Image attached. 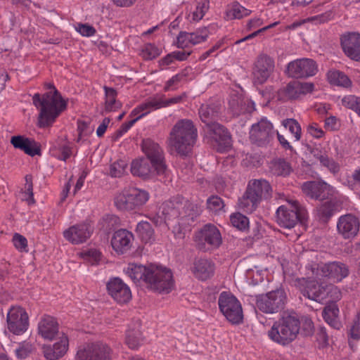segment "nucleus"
<instances>
[{
  "label": "nucleus",
  "instance_id": "49530a36",
  "mask_svg": "<svg viewBox=\"0 0 360 360\" xmlns=\"http://www.w3.org/2000/svg\"><path fill=\"white\" fill-rule=\"evenodd\" d=\"M282 125L294 135L296 141L300 140L302 129L300 124L296 120L292 118L283 120L282 121Z\"/></svg>",
  "mask_w": 360,
  "mask_h": 360
},
{
  "label": "nucleus",
  "instance_id": "bb28decb",
  "mask_svg": "<svg viewBox=\"0 0 360 360\" xmlns=\"http://www.w3.org/2000/svg\"><path fill=\"white\" fill-rule=\"evenodd\" d=\"M134 240L133 234L126 229L115 231L111 239L112 248L118 253L123 254L131 247Z\"/></svg>",
  "mask_w": 360,
  "mask_h": 360
},
{
  "label": "nucleus",
  "instance_id": "e2e57ef3",
  "mask_svg": "<svg viewBox=\"0 0 360 360\" xmlns=\"http://www.w3.org/2000/svg\"><path fill=\"white\" fill-rule=\"evenodd\" d=\"M13 242L15 247L21 251H27V239L20 234L15 233L13 238Z\"/></svg>",
  "mask_w": 360,
  "mask_h": 360
},
{
  "label": "nucleus",
  "instance_id": "6e6552de",
  "mask_svg": "<svg viewBox=\"0 0 360 360\" xmlns=\"http://www.w3.org/2000/svg\"><path fill=\"white\" fill-rule=\"evenodd\" d=\"M287 302L283 289H277L257 297V307L264 313L275 314L281 311Z\"/></svg>",
  "mask_w": 360,
  "mask_h": 360
},
{
  "label": "nucleus",
  "instance_id": "f704fd0d",
  "mask_svg": "<svg viewBox=\"0 0 360 360\" xmlns=\"http://www.w3.org/2000/svg\"><path fill=\"white\" fill-rule=\"evenodd\" d=\"M214 271V266L212 261L200 258L194 262L193 272L195 276L200 280H207L210 278Z\"/></svg>",
  "mask_w": 360,
  "mask_h": 360
},
{
  "label": "nucleus",
  "instance_id": "f3484780",
  "mask_svg": "<svg viewBox=\"0 0 360 360\" xmlns=\"http://www.w3.org/2000/svg\"><path fill=\"white\" fill-rule=\"evenodd\" d=\"M8 330L15 335L24 333L28 326V316L20 307H13L7 314Z\"/></svg>",
  "mask_w": 360,
  "mask_h": 360
},
{
  "label": "nucleus",
  "instance_id": "5fc2aeb1",
  "mask_svg": "<svg viewBox=\"0 0 360 360\" xmlns=\"http://www.w3.org/2000/svg\"><path fill=\"white\" fill-rule=\"evenodd\" d=\"M140 112H142L140 115H139L135 119L128 122L123 123L121 126V127L116 131L115 136V139H118L120 136H122L124 133H126L133 125L140 118L143 117L144 115H147L148 113V110H146L144 111H141Z\"/></svg>",
  "mask_w": 360,
  "mask_h": 360
},
{
  "label": "nucleus",
  "instance_id": "72a5a7b5",
  "mask_svg": "<svg viewBox=\"0 0 360 360\" xmlns=\"http://www.w3.org/2000/svg\"><path fill=\"white\" fill-rule=\"evenodd\" d=\"M220 105L215 103L202 104L198 111L199 117L205 126L217 122L220 115Z\"/></svg>",
  "mask_w": 360,
  "mask_h": 360
},
{
  "label": "nucleus",
  "instance_id": "052dcab7",
  "mask_svg": "<svg viewBox=\"0 0 360 360\" xmlns=\"http://www.w3.org/2000/svg\"><path fill=\"white\" fill-rule=\"evenodd\" d=\"M34 351V347L30 342L22 343L18 349L15 352L18 357L20 359H25L30 354Z\"/></svg>",
  "mask_w": 360,
  "mask_h": 360
},
{
  "label": "nucleus",
  "instance_id": "8fccbe9b",
  "mask_svg": "<svg viewBox=\"0 0 360 360\" xmlns=\"http://www.w3.org/2000/svg\"><path fill=\"white\" fill-rule=\"evenodd\" d=\"M342 105L354 111L360 116V97L354 95L345 96L342 100Z\"/></svg>",
  "mask_w": 360,
  "mask_h": 360
},
{
  "label": "nucleus",
  "instance_id": "393cba45",
  "mask_svg": "<svg viewBox=\"0 0 360 360\" xmlns=\"http://www.w3.org/2000/svg\"><path fill=\"white\" fill-rule=\"evenodd\" d=\"M59 341L53 346L48 345L43 347L44 357L47 360H57L63 356L68 349L69 340L68 336L62 333Z\"/></svg>",
  "mask_w": 360,
  "mask_h": 360
},
{
  "label": "nucleus",
  "instance_id": "412c9836",
  "mask_svg": "<svg viewBox=\"0 0 360 360\" xmlns=\"http://www.w3.org/2000/svg\"><path fill=\"white\" fill-rule=\"evenodd\" d=\"M359 226L358 218L351 214L341 216L337 223L338 231L345 239L355 237L359 231Z\"/></svg>",
  "mask_w": 360,
  "mask_h": 360
},
{
  "label": "nucleus",
  "instance_id": "a18cd8bd",
  "mask_svg": "<svg viewBox=\"0 0 360 360\" xmlns=\"http://www.w3.org/2000/svg\"><path fill=\"white\" fill-rule=\"evenodd\" d=\"M136 231L145 243H149L154 240V231L148 221H141L136 226Z\"/></svg>",
  "mask_w": 360,
  "mask_h": 360
},
{
  "label": "nucleus",
  "instance_id": "1a4fd4ad",
  "mask_svg": "<svg viewBox=\"0 0 360 360\" xmlns=\"http://www.w3.org/2000/svg\"><path fill=\"white\" fill-rule=\"evenodd\" d=\"M220 311L233 324L242 322L243 314L241 304L237 298L228 292H222L218 299Z\"/></svg>",
  "mask_w": 360,
  "mask_h": 360
},
{
  "label": "nucleus",
  "instance_id": "2f4dec72",
  "mask_svg": "<svg viewBox=\"0 0 360 360\" xmlns=\"http://www.w3.org/2000/svg\"><path fill=\"white\" fill-rule=\"evenodd\" d=\"M131 172L133 175L143 179L149 178L156 173V169L148 159L145 158L136 159L131 165Z\"/></svg>",
  "mask_w": 360,
  "mask_h": 360
},
{
  "label": "nucleus",
  "instance_id": "13d9d810",
  "mask_svg": "<svg viewBox=\"0 0 360 360\" xmlns=\"http://www.w3.org/2000/svg\"><path fill=\"white\" fill-rule=\"evenodd\" d=\"M77 130L79 131V138L77 141L82 137L89 136L94 131L93 127H90V121L78 120Z\"/></svg>",
  "mask_w": 360,
  "mask_h": 360
},
{
  "label": "nucleus",
  "instance_id": "dca6fc26",
  "mask_svg": "<svg viewBox=\"0 0 360 360\" xmlns=\"http://www.w3.org/2000/svg\"><path fill=\"white\" fill-rule=\"evenodd\" d=\"M318 71L316 63L310 58L295 60L287 66L288 75L293 78H307L314 76Z\"/></svg>",
  "mask_w": 360,
  "mask_h": 360
},
{
  "label": "nucleus",
  "instance_id": "a211bd4d",
  "mask_svg": "<svg viewBox=\"0 0 360 360\" xmlns=\"http://www.w3.org/2000/svg\"><path fill=\"white\" fill-rule=\"evenodd\" d=\"M274 69V62L269 56L261 54L257 58L252 70L253 82L262 84L269 77Z\"/></svg>",
  "mask_w": 360,
  "mask_h": 360
},
{
  "label": "nucleus",
  "instance_id": "09e8293b",
  "mask_svg": "<svg viewBox=\"0 0 360 360\" xmlns=\"http://www.w3.org/2000/svg\"><path fill=\"white\" fill-rule=\"evenodd\" d=\"M231 224L239 230H245L249 226V219L245 215L237 212L231 215Z\"/></svg>",
  "mask_w": 360,
  "mask_h": 360
},
{
  "label": "nucleus",
  "instance_id": "603ef678",
  "mask_svg": "<svg viewBox=\"0 0 360 360\" xmlns=\"http://www.w3.org/2000/svg\"><path fill=\"white\" fill-rule=\"evenodd\" d=\"M209 34L210 32L206 27H200L193 32H190V34L192 35L191 37L192 45L194 46L205 41L207 39Z\"/></svg>",
  "mask_w": 360,
  "mask_h": 360
},
{
  "label": "nucleus",
  "instance_id": "aec40b11",
  "mask_svg": "<svg viewBox=\"0 0 360 360\" xmlns=\"http://www.w3.org/2000/svg\"><path fill=\"white\" fill-rule=\"evenodd\" d=\"M341 46L345 55L355 61H360V34L349 32L340 38Z\"/></svg>",
  "mask_w": 360,
  "mask_h": 360
},
{
  "label": "nucleus",
  "instance_id": "a878e982",
  "mask_svg": "<svg viewBox=\"0 0 360 360\" xmlns=\"http://www.w3.org/2000/svg\"><path fill=\"white\" fill-rule=\"evenodd\" d=\"M246 191L259 203L271 196L272 189L269 183L264 179H255L249 182Z\"/></svg>",
  "mask_w": 360,
  "mask_h": 360
},
{
  "label": "nucleus",
  "instance_id": "2eb2a0df",
  "mask_svg": "<svg viewBox=\"0 0 360 360\" xmlns=\"http://www.w3.org/2000/svg\"><path fill=\"white\" fill-rule=\"evenodd\" d=\"M311 269L312 274L316 276L328 277L337 281H341L343 278L347 277L349 274L348 266L340 262H328L320 267L315 264L311 266Z\"/></svg>",
  "mask_w": 360,
  "mask_h": 360
},
{
  "label": "nucleus",
  "instance_id": "4c0bfd02",
  "mask_svg": "<svg viewBox=\"0 0 360 360\" xmlns=\"http://www.w3.org/2000/svg\"><path fill=\"white\" fill-rule=\"evenodd\" d=\"M299 82L293 81L288 83L285 86L280 89L277 92V97L281 101L295 99L300 94Z\"/></svg>",
  "mask_w": 360,
  "mask_h": 360
},
{
  "label": "nucleus",
  "instance_id": "9b49d317",
  "mask_svg": "<svg viewBox=\"0 0 360 360\" xmlns=\"http://www.w3.org/2000/svg\"><path fill=\"white\" fill-rule=\"evenodd\" d=\"M195 241L200 250L207 251L219 248L222 243V238L217 227L207 224L195 233Z\"/></svg>",
  "mask_w": 360,
  "mask_h": 360
},
{
  "label": "nucleus",
  "instance_id": "e433bc0d",
  "mask_svg": "<svg viewBox=\"0 0 360 360\" xmlns=\"http://www.w3.org/2000/svg\"><path fill=\"white\" fill-rule=\"evenodd\" d=\"M339 309L335 303L326 306L323 311L325 321L333 328L340 329L342 326L338 319Z\"/></svg>",
  "mask_w": 360,
  "mask_h": 360
},
{
  "label": "nucleus",
  "instance_id": "3c124183",
  "mask_svg": "<svg viewBox=\"0 0 360 360\" xmlns=\"http://www.w3.org/2000/svg\"><path fill=\"white\" fill-rule=\"evenodd\" d=\"M127 164L124 160H120L110 165V175L112 177H120L126 172Z\"/></svg>",
  "mask_w": 360,
  "mask_h": 360
},
{
  "label": "nucleus",
  "instance_id": "f8f14e48",
  "mask_svg": "<svg viewBox=\"0 0 360 360\" xmlns=\"http://www.w3.org/2000/svg\"><path fill=\"white\" fill-rule=\"evenodd\" d=\"M112 349L106 343L97 341L89 343L77 352V360H111Z\"/></svg>",
  "mask_w": 360,
  "mask_h": 360
},
{
  "label": "nucleus",
  "instance_id": "cd10ccee",
  "mask_svg": "<svg viewBox=\"0 0 360 360\" xmlns=\"http://www.w3.org/2000/svg\"><path fill=\"white\" fill-rule=\"evenodd\" d=\"M206 127L210 138L221 148H226L231 146V135L224 126L215 122Z\"/></svg>",
  "mask_w": 360,
  "mask_h": 360
},
{
  "label": "nucleus",
  "instance_id": "9d476101",
  "mask_svg": "<svg viewBox=\"0 0 360 360\" xmlns=\"http://www.w3.org/2000/svg\"><path fill=\"white\" fill-rule=\"evenodd\" d=\"M183 208V201L175 199L164 202L160 207L157 213L150 217L151 221L156 226L162 224L168 226L169 223L177 220L181 215Z\"/></svg>",
  "mask_w": 360,
  "mask_h": 360
},
{
  "label": "nucleus",
  "instance_id": "c756f323",
  "mask_svg": "<svg viewBox=\"0 0 360 360\" xmlns=\"http://www.w3.org/2000/svg\"><path fill=\"white\" fill-rule=\"evenodd\" d=\"M182 97V96H178L165 101L160 98H152L134 109L131 115L134 116L140 113L141 111L146 110H148V112H150L151 110H157L170 104L179 103Z\"/></svg>",
  "mask_w": 360,
  "mask_h": 360
},
{
  "label": "nucleus",
  "instance_id": "4468645a",
  "mask_svg": "<svg viewBox=\"0 0 360 360\" xmlns=\"http://www.w3.org/2000/svg\"><path fill=\"white\" fill-rule=\"evenodd\" d=\"M142 150L146 155V159L156 169L158 175L166 174L167 167L164 162L163 151L158 143L150 139H143L141 144Z\"/></svg>",
  "mask_w": 360,
  "mask_h": 360
},
{
  "label": "nucleus",
  "instance_id": "7c9ffc66",
  "mask_svg": "<svg viewBox=\"0 0 360 360\" xmlns=\"http://www.w3.org/2000/svg\"><path fill=\"white\" fill-rule=\"evenodd\" d=\"M11 143L14 148L20 149L30 156H34L40 153V146L33 139L23 136H14L11 137Z\"/></svg>",
  "mask_w": 360,
  "mask_h": 360
},
{
  "label": "nucleus",
  "instance_id": "69168bd1",
  "mask_svg": "<svg viewBox=\"0 0 360 360\" xmlns=\"http://www.w3.org/2000/svg\"><path fill=\"white\" fill-rule=\"evenodd\" d=\"M25 193L28 195L27 200H30L33 203L34 200L33 198L32 177L31 175L25 176Z\"/></svg>",
  "mask_w": 360,
  "mask_h": 360
},
{
  "label": "nucleus",
  "instance_id": "ddd939ff",
  "mask_svg": "<svg viewBox=\"0 0 360 360\" xmlns=\"http://www.w3.org/2000/svg\"><path fill=\"white\" fill-rule=\"evenodd\" d=\"M276 133V130L274 129L273 124L266 117H262L252 125L250 130V139L252 143L262 146L270 143Z\"/></svg>",
  "mask_w": 360,
  "mask_h": 360
},
{
  "label": "nucleus",
  "instance_id": "79ce46f5",
  "mask_svg": "<svg viewBox=\"0 0 360 360\" xmlns=\"http://www.w3.org/2000/svg\"><path fill=\"white\" fill-rule=\"evenodd\" d=\"M251 11L241 6L238 2H233L226 11V16L230 20L240 19L251 13Z\"/></svg>",
  "mask_w": 360,
  "mask_h": 360
},
{
  "label": "nucleus",
  "instance_id": "7ed1b4c3",
  "mask_svg": "<svg viewBox=\"0 0 360 360\" xmlns=\"http://www.w3.org/2000/svg\"><path fill=\"white\" fill-rule=\"evenodd\" d=\"M198 138V130L192 120H179L169 134L171 146L181 155L190 153Z\"/></svg>",
  "mask_w": 360,
  "mask_h": 360
},
{
  "label": "nucleus",
  "instance_id": "f03ea898",
  "mask_svg": "<svg viewBox=\"0 0 360 360\" xmlns=\"http://www.w3.org/2000/svg\"><path fill=\"white\" fill-rule=\"evenodd\" d=\"M290 283L304 297L319 303L328 299L331 301L338 300L341 297L339 288L333 284L319 283L314 279L304 277L292 279Z\"/></svg>",
  "mask_w": 360,
  "mask_h": 360
},
{
  "label": "nucleus",
  "instance_id": "c85d7f7f",
  "mask_svg": "<svg viewBox=\"0 0 360 360\" xmlns=\"http://www.w3.org/2000/svg\"><path fill=\"white\" fill-rule=\"evenodd\" d=\"M206 127L210 138L221 148H226L231 146V135L224 126L215 122Z\"/></svg>",
  "mask_w": 360,
  "mask_h": 360
},
{
  "label": "nucleus",
  "instance_id": "0e129e2a",
  "mask_svg": "<svg viewBox=\"0 0 360 360\" xmlns=\"http://www.w3.org/2000/svg\"><path fill=\"white\" fill-rule=\"evenodd\" d=\"M333 18V14L331 11H326L320 15H317L309 18V20L315 23H324L331 20Z\"/></svg>",
  "mask_w": 360,
  "mask_h": 360
},
{
  "label": "nucleus",
  "instance_id": "423d86ee",
  "mask_svg": "<svg viewBox=\"0 0 360 360\" xmlns=\"http://www.w3.org/2000/svg\"><path fill=\"white\" fill-rule=\"evenodd\" d=\"M147 288L159 293H169L174 287V281L170 269L150 265L146 281Z\"/></svg>",
  "mask_w": 360,
  "mask_h": 360
},
{
  "label": "nucleus",
  "instance_id": "de8ad7c7",
  "mask_svg": "<svg viewBox=\"0 0 360 360\" xmlns=\"http://www.w3.org/2000/svg\"><path fill=\"white\" fill-rule=\"evenodd\" d=\"M126 344L131 349H135L142 342L141 334L139 330H128L126 334Z\"/></svg>",
  "mask_w": 360,
  "mask_h": 360
},
{
  "label": "nucleus",
  "instance_id": "6e6d98bb",
  "mask_svg": "<svg viewBox=\"0 0 360 360\" xmlns=\"http://www.w3.org/2000/svg\"><path fill=\"white\" fill-rule=\"evenodd\" d=\"M190 32H180L176 38V46L180 49L188 48L192 45Z\"/></svg>",
  "mask_w": 360,
  "mask_h": 360
},
{
  "label": "nucleus",
  "instance_id": "58836bf2",
  "mask_svg": "<svg viewBox=\"0 0 360 360\" xmlns=\"http://www.w3.org/2000/svg\"><path fill=\"white\" fill-rule=\"evenodd\" d=\"M270 171L275 176H286L290 174L292 168L285 160L278 158L271 162Z\"/></svg>",
  "mask_w": 360,
  "mask_h": 360
},
{
  "label": "nucleus",
  "instance_id": "4d7b16f0",
  "mask_svg": "<svg viewBox=\"0 0 360 360\" xmlns=\"http://www.w3.org/2000/svg\"><path fill=\"white\" fill-rule=\"evenodd\" d=\"M319 160L323 166L327 167L333 174L338 172L340 169L339 165L333 159L329 158L327 155H320Z\"/></svg>",
  "mask_w": 360,
  "mask_h": 360
},
{
  "label": "nucleus",
  "instance_id": "a19ab883",
  "mask_svg": "<svg viewBox=\"0 0 360 360\" xmlns=\"http://www.w3.org/2000/svg\"><path fill=\"white\" fill-rule=\"evenodd\" d=\"M336 203L332 200L326 201L317 207V216L319 220L326 222L333 215Z\"/></svg>",
  "mask_w": 360,
  "mask_h": 360
},
{
  "label": "nucleus",
  "instance_id": "774afa93",
  "mask_svg": "<svg viewBox=\"0 0 360 360\" xmlns=\"http://www.w3.org/2000/svg\"><path fill=\"white\" fill-rule=\"evenodd\" d=\"M84 257L91 264H96L100 260L101 253L96 250H90L84 253Z\"/></svg>",
  "mask_w": 360,
  "mask_h": 360
},
{
  "label": "nucleus",
  "instance_id": "bf43d9fd",
  "mask_svg": "<svg viewBox=\"0 0 360 360\" xmlns=\"http://www.w3.org/2000/svg\"><path fill=\"white\" fill-rule=\"evenodd\" d=\"M159 54V49L151 44H146L142 50V56L146 60H152Z\"/></svg>",
  "mask_w": 360,
  "mask_h": 360
},
{
  "label": "nucleus",
  "instance_id": "473e14b6",
  "mask_svg": "<svg viewBox=\"0 0 360 360\" xmlns=\"http://www.w3.org/2000/svg\"><path fill=\"white\" fill-rule=\"evenodd\" d=\"M201 210L200 207L188 201L183 202V208L181 210V215L179 218V226H190L195 219L200 215Z\"/></svg>",
  "mask_w": 360,
  "mask_h": 360
},
{
  "label": "nucleus",
  "instance_id": "338daca9",
  "mask_svg": "<svg viewBox=\"0 0 360 360\" xmlns=\"http://www.w3.org/2000/svg\"><path fill=\"white\" fill-rule=\"evenodd\" d=\"M229 106L235 115H239L244 111V108L242 107V100L237 96L233 97L229 101Z\"/></svg>",
  "mask_w": 360,
  "mask_h": 360
},
{
  "label": "nucleus",
  "instance_id": "864d4df0",
  "mask_svg": "<svg viewBox=\"0 0 360 360\" xmlns=\"http://www.w3.org/2000/svg\"><path fill=\"white\" fill-rule=\"evenodd\" d=\"M224 207V202L217 195H212L207 200V207L212 212H218Z\"/></svg>",
  "mask_w": 360,
  "mask_h": 360
},
{
  "label": "nucleus",
  "instance_id": "4be33fe9",
  "mask_svg": "<svg viewBox=\"0 0 360 360\" xmlns=\"http://www.w3.org/2000/svg\"><path fill=\"white\" fill-rule=\"evenodd\" d=\"M107 289L109 295L119 303H126L131 297L129 288L118 278L111 279L107 284Z\"/></svg>",
  "mask_w": 360,
  "mask_h": 360
},
{
  "label": "nucleus",
  "instance_id": "37998d69",
  "mask_svg": "<svg viewBox=\"0 0 360 360\" xmlns=\"http://www.w3.org/2000/svg\"><path fill=\"white\" fill-rule=\"evenodd\" d=\"M259 202L248 192L245 191L243 197L238 200V207L246 212H252L258 206Z\"/></svg>",
  "mask_w": 360,
  "mask_h": 360
},
{
  "label": "nucleus",
  "instance_id": "20e7f679",
  "mask_svg": "<svg viewBox=\"0 0 360 360\" xmlns=\"http://www.w3.org/2000/svg\"><path fill=\"white\" fill-rule=\"evenodd\" d=\"M300 322L294 311H283L280 319L275 321L268 331L269 338L281 345H287L297 337Z\"/></svg>",
  "mask_w": 360,
  "mask_h": 360
},
{
  "label": "nucleus",
  "instance_id": "39448f33",
  "mask_svg": "<svg viewBox=\"0 0 360 360\" xmlns=\"http://www.w3.org/2000/svg\"><path fill=\"white\" fill-rule=\"evenodd\" d=\"M149 193L137 188H129L118 193L114 200L116 207L121 211L140 210L148 200Z\"/></svg>",
  "mask_w": 360,
  "mask_h": 360
},
{
  "label": "nucleus",
  "instance_id": "c9c22d12",
  "mask_svg": "<svg viewBox=\"0 0 360 360\" xmlns=\"http://www.w3.org/2000/svg\"><path fill=\"white\" fill-rule=\"evenodd\" d=\"M149 270H150V265L146 266L143 265L130 264L126 269V274L134 283L143 281L146 283Z\"/></svg>",
  "mask_w": 360,
  "mask_h": 360
},
{
  "label": "nucleus",
  "instance_id": "6ab92c4d",
  "mask_svg": "<svg viewBox=\"0 0 360 360\" xmlns=\"http://www.w3.org/2000/svg\"><path fill=\"white\" fill-rule=\"evenodd\" d=\"M303 193L316 200L328 198L333 193V188L323 181H307L302 184Z\"/></svg>",
  "mask_w": 360,
  "mask_h": 360
},
{
  "label": "nucleus",
  "instance_id": "f257e3e1",
  "mask_svg": "<svg viewBox=\"0 0 360 360\" xmlns=\"http://www.w3.org/2000/svg\"><path fill=\"white\" fill-rule=\"evenodd\" d=\"M45 87L52 91L44 94L41 96L37 93L32 97L33 104L39 110L38 124L44 128L52 125L66 108L65 101L53 84L46 83Z\"/></svg>",
  "mask_w": 360,
  "mask_h": 360
},
{
  "label": "nucleus",
  "instance_id": "ea45409f",
  "mask_svg": "<svg viewBox=\"0 0 360 360\" xmlns=\"http://www.w3.org/2000/svg\"><path fill=\"white\" fill-rule=\"evenodd\" d=\"M105 94V110L114 111L121 107V103L116 100L117 91L115 89L105 86L103 87Z\"/></svg>",
  "mask_w": 360,
  "mask_h": 360
},
{
  "label": "nucleus",
  "instance_id": "5701e85b",
  "mask_svg": "<svg viewBox=\"0 0 360 360\" xmlns=\"http://www.w3.org/2000/svg\"><path fill=\"white\" fill-rule=\"evenodd\" d=\"M91 233L92 229L88 224H79L65 230L63 232V236L72 244H80L86 242Z\"/></svg>",
  "mask_w": 360,
  "mask_h": 360
},
{
  "label": "nucleus",
  "instance_id": "b1692460",
  "mask_svg": "<svg viewBox=\"0 0 360 360\" xmlns=\"http://www.w3.org/2000/svg\"><path fill=\"white\" fill-rule=\"evenodd\" d=\"M38 333L44 340H53L56 336H60L58 323L55 318L44 315L38 323Z\"/></svg>",
  "mask_w": 360,
  "mask_h": 360
},
{
  "label": "nucleus",
  "instance_id": "c03bdc74",
  "mask_svg": "<svg viewBox=\"0 0 360 360\" xmlns=\"http://www.w3.org/2000/svg\"><path fill=\"white\" fill-rule=\"evenodd\" d=\"M328 79L330 84L343 87H349L352 84L349 78L340 71H330L328 73Z\"/></svg>",
  "mask_w": 360,
  "mask_h": 360
},
{
  "label": "nucleus",
  "instance_id": "0eeeda50",
  "mask_svg": "<svg viewBox=\"0 0 360 360\" xmlns=\"http://www.w3.org/2000/svg\"><path fill=\"white\" fill-rule=\"evenodd\" d=\"M307 211L299 205L296 200L288 201L286 205L280 206L276 211L277 222L286 229L294 227L297 223L305 219Z\"/></svg>",
  "mask_w": 360,
  "mask_h": 360
},
{
  "label": "nucleus",
  "instance_id": "680f3d73",
  "mask_svg": "<svg viewBox=\"0 0 360 360\" xmlns=\"http://www.w3.org/2000/svg\"><path fill=\"white\" fill-rule=\"evenodd\" d=\"M75 29L78 32L84 37H91L96 33L95 28L88 24L79 23L75 27Z\"/></svg>",
  "mask_w": 360,
  "mask_h": 360
}]
</instances>
